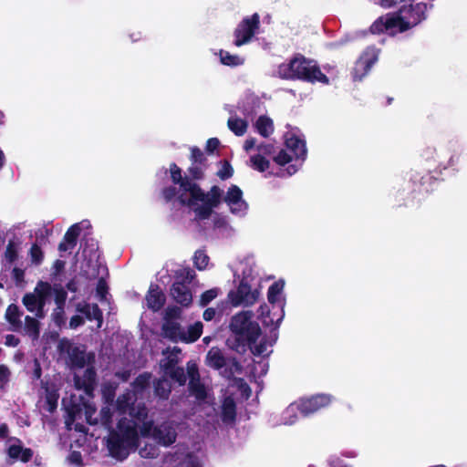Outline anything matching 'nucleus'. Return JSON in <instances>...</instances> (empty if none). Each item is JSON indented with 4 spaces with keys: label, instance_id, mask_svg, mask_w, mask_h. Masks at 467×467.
Returning <instances> with one entry per match:
<instances>
[{
    "label": "nucleus",
    "instance_id": "1",
    "mask_svg": "<svg viewBox=\"0 0 467 467\" xmlns=\"http://www.w3.org/2000/svg\"><path fill=\"white\" fill-rule=\"evenodd\" d=\"M171 180L173 184H178L181 193L178 201L181 205L192 208L195 218L200 221L207 220L222 202L223 190L213 185L208 192H205L198 182H192L191 178L182 175V169L175 163L170 164Z\"/></svg>",
    "mask_w": 467,
    "mask_h": 467
},
{
    "label": "nucleus",
    "instance_id": "2",
    "mask_svg": "<svg viewBox=\"0 0 467 467\" xmlns=\"http://www.w3.org/2000/svg\"><path fill=\"white\" fill-rule=\"evenodd\" d=\"M404 3L399 14H388L378 18L370 27L371 32L395 35L417 26L425 19L427 5L423 3Z\"/></svg>",
    "mask_w": 467,
    "mask_h": 467
},
{
    "label": "nucleus",
    "instance_id": "3",
    "mask_svg": "<svg viewBox=\"0 0 467 467\" xmlns=\"http://www.w3.org/2000/svg\"><path fill=\"white\" fill-rule=\"evenodd\" d=\"M139 444L140 434L137 431V423L126 417L118 420L116 429L109 431L106 440L109 454L118 461L127 459L131 451L138 449Z\"/></svg>",
    "mask_w": 467,
    "mask_h": 467
},
{
    "label": "nucleus",
    "instance_id": "4",
    "mask_svg": "<svg viewBox=\"0 0 467 467\" xmlns=\"http://www.w3.org/2000/svg\"><path fill=\"white\" fill-rule=\"evenodd\" d=\"M229 327L234 338L233 340L228 338L227 343L239 354L245 353L247 346L256 343L261 335V328L258 323L252 320L250 312H240L234 315Z\"/></svg>",
    "mask_w": 467,
    "mask_h": 467
},
{
    "label": "nucleus",
    "instance_id": "5",
    "mask_svg": "<svg viewBox=\"0 0 467 467\" xmlns=\"http://www.w3.org/2000/svg\"><path fill=\"white\" fill-rule=\"evenodd\" d=\"M278 76L285 79H303L313 82L321 80V71L317 67L310 65L303 57H295L288 63L279 65Z\"/></svg>",
    "mask_w": 467,
    "mask_h": 467
},
{
    "label": "nucleus",
    "instance_id": "6",
    "mask_svg": "<svg viewBox=\"0 0 467 467\" xmlns=\"http://www.w3.org/2000/svg\"><path fill=\"white\" fill-rule=\"evenodd\" d=\"M57 351L61 355H67V364L71 368L80 369L95 361L94 353H87L85 346H75L66 337H63L58 341Z\"/></svg>",
    "mask_w": 467,
    "mask_h": 467
},
{
    "label": "nucleus",
    "instance_id": "7",
    "mask_svg": "<svg viewBox=\"0 0 467 467\" xmlns=\"http://www.w3.org/2000/svg\"><path fill=\"white\" fill-rule=\"evenodd\" d=\"M260 26V16L257 13L245 16L234 29V42L236 47L249 43Z\"/></svg>",
    "mask_w": 467,
    "mask_h": 467
},
{
    "label": "nucleus",
    "instance_id": "8",
    "mask_svg": "<svg viewBox=\"0 0 467 467\" xmlns=\"http://www.w3.org/2000/svg\"><path fill=\"white\" fill-rule=\"evenodd\" d=\"M259 297L258 289L252 290L246 277L241 279L236 290H231L228 298L234 306L254 305Z\"/></svg>",
    "mask_w": 467,
    "mask_h": 467
},
{
    "label": "nucleus",
    "instance_id": "9",
    "mask_svg": "<svg viewBox=\"0 0 467 467\" xmlns=\"http://www.w3.org/2000/svg\"><path fill=\"white\" fill-rule=\"evenodd\" d=\"M377 60L378 50L374 47L367 48L355 64L352 71L353 79L361 80Z\"/></svg>",
    "mask_w": 467,
    "mask_h": 467
},
{
    "label": "nucleus",
    "instance_id": "10",
    "mask_svg": "<svg viewBox=\"0 0 467 467\" xmlns=\"http://www.w3.org/2000/svg\"><path fill=\"white\" fill-rule=\"evenodd\" d=\"M223 201L230 206L233 213L247 209V203L243 200V192L237 185H231Z\"/></svg>",
    "mask_w": 467,
    "mask_h": 467
},
{
    "label": "nucleus",
    "instance_id": "11",
    "mask_svg": "<svg viewBox=\"0 0 467 467\" xmlns=\"http://www.w3.org/2000/svg\"><path fill=\"white\" fill-rule=\"evenodd\" d=\"M152 438L160 445L168 447L176 441L177 433L171 426L161 424L153 429Z\"/></svg>",
    "mask_w": 467,
    "mask_h": 467
},
{
    "label": "nucleus",
    "instance_id": "12",
    "mask_svg": "<svg viewBox=\"0 0 467 467\" xmlns=\"http://www.w3.org/2000/svg\"><path fill=\"white\" fill-rule=\"evenodd\" d=\"M171 296L178 304L188 307L192 303V295L189 286L182 282H174L171 287Z\"/></svg>",
    "mask_w": 467,
    "mask_h": 467
},
{
    "label": "nucleus",
    "instance_id": "13",
    "mask_svg": "<svg viewBox=\"0 0 467 467\" xmlns=\"http://www.w3.org/2000/svg\"><path fill=\"white\" fill-rule=\"evenodd\" d=\"M146 302L148 308L153 312H157L163 307L166 296L158 285H150L146 295Z\"/></svg>",
    "mask_w": 467,
    "mask_h": 467
},
{
    "label": "nucleus",
    "instance_id": "14",
    "mask_svg": "<svg viewBox=\"0 0 467 467\" xmlns=\"http://www.w3.org/2000/svg\"><path fill=\"white\" fill-rule=\"evenodd\" d=\"M22 303L27 311L35 313L36 318L42 319L46 317L45 302H42L33 293H26L22 298Z\"/></svg>",
    "mask_w": 467,
    "mask_h": 467
},
{
    "label": "nucleus",
    "instance_id": "15",
    "mask_svg": "<svg viewBox=\"0 0 467 467\" xmlns=\"http://www.w3.org/2000/svg\"><path fill=\"white\" fill-rule=\"evenodd\" d=\"M81 228L78 223L71 225L66 232L63 241L58 244V250L60 252H66L73 249L78 243V238L80 234Z\"/></svg>",
    "mask_w": 467,
    "mask_h": 467
},
{
    "label": "nucleus",
    "instance_id": "16",
    "mask_svg": "<svg viewBox=\"0 0 467 467\" xmlns=\"http://www.w3.org/2000/svg\"><path fill=\"white\" fill-rule=\"evenodd\" d=\"M227 359L219 348L213 347L207 352L205 362L208 367L219 370L226 367Z\"/></svg>",
    "mask_w": 467,
    "mask_h": 467
},
{
    "label": "nucleus",
    "instance_id": "17",
    "mask_svg": "<svg viewBox=\"0 0 467 467\" xmlns=\"http://www.w3.org/2000/svg\"><path fill=\"white\" fill-rule=\"evenodd\" d=\"M97 373L93 367L88 368L84 371L83 379L76 377L75 383L76 387L88 394L94 389L96 383Z\"/></svg>",
    "mask_w": 467,
    "mask_h": 467
},
{
    "label": "nucleus",
    "instance_id": "18",
    "mask_svg": "<svg viewBox=\"0 0 467 467\" xmlns=\"http://www.w3.org/2000/svg\"><path fill=\"white\" fill-rule=\"evenodd\" d=\"M285 146L296 159L304 160L306 155L305 141L295 135L285 138Z\"/></svg>",
    "mask_w": 467,
    "mask_h": 467
},
{
    "label": "nucleus",
    "instance_id": "19",
    "mask_svg": "<svg viewBox=\"0 0 467 467\" xmlns=\"http://www.w3.org/2000/svg\"><path fill=\"white\" fill-rule=\"evenodd\" d=\"M161 331L164 337L172 342L181 341V337H182L181 325L176 321H164L161 326Z\"/></svg>",
    "mask_w": 467,
    "mask_h": 467
},
{
    "label": "nucleus",
    "instance_id": "20",
    "mask_svg": "<svg viewBox=\"0 0 467 467\" xmlns=\"http://www.w3.org/2000/svg\"><path fill=\"white\" fill-rule=\"evenodd\" d=\"M22 312L18 306L10 304L5 310V319L11 325V330L17 331L22 327Z\"/></svg>",
    "mask_w": 467,
    "mask_h": 467
},
{
    "label": "nucleus",
    "instance_id": "21",
    "mask_svg": "<svg viewBox=\"0 0 467 467\" xmlns=\"http://www.w3.org/2000/svg\"><path fill=\"white\" fill-rule=\"evenodd\" d=\"M135 395L131 391L127 390L118 397L116 400V409L119 414H126L135 404Z\"/></svg>",
    "mask_w": 467,
    "mask_h": 467
},
{
    "label": "nucleus",
    "instance_id": "22",
    "mask_svg": "<svg viewBox=\"0 0 467 467\" xmlns=\"http://www.w3.org/2000/svg\"><path fill=\"white\" fill-rule=\"evenodd\" d=\"M254 128L263 138H268L274 132L273 119L266 115H261L256 119Z\"/></svg>",
    "mask_w": 467,
    "mask_h": 467
},
{
    "label": "nucleus",
    "instance_id": "23",
    "mask_svg": "<svg viewBox=\"0 0 467 467\" xmlns=\"http://www.w3.org/2000/svg\"><path fill=\"white\" fill-rule=\"evenodd\" d=\"M152 374L150 372H143L135 378L131 383L133 389V394H143L150 385Z\"/></svg>",
    "mask_w": 467,
    "mask_h": 467
},
{
    "label": "nucleus",
    "instance_id": "24",
    "mask_svg": "<svg viewBox=\"0 0 467 467\" xmlns=\"http://www.w3.org/2000/svg\"><path fill=\"white\" fill-rule=\"evenodd\" d=\"M202 323L201 321L195 322L193 325H191L187 332L182 331V337H181V342L184 343H193L197 341L202 333Z\"/></svg>",
    "mask_w": 467,
    "mask_h": 467
},
{
    "label": "nucleus",
    "instance_id": "25",
    "mask_svg": "<svg viewBox=\"0 0 467 467\" xmlns=\"http://www.w3.org/2000/svg\"><path fill=\"white\" fill-rule=\"evenodd\" d=\"M321 401L319 397H312L310 399L301 400L298 410L303 416H308L319 410Z\"/></svg>",
    "mask_w": 467,
    "mask_h": 467
},
{
    "label": "nucleus",
    "instance_id": "26",
    "mask_svg": "<svg viewBox=\"0 0 467 467\" xmlns=\"http://www.w3.org/2000/svg\"><path fill=\"white\" fill-rule=\"evenodd\" d=\"M236 418V405L233 399L226 398L222 405V420L223 422H233Z\"/></svg>",
    "mask_w": 467,
    "mask_h": 467
},
{
    "label": "nucleus",
    "instance_id": "27",
    "mask_svg": "<svg viewBox=\"0 0 467 467\" xmlns=\"http://www.w3.org/2000/svg\"><path fill=\"white\" fill-rule=\"evenodd\" d=\"M154 394L161 400H168L171 392V385L165 379H158L153 382Z\"/></svg>",
    "mask_w": 467,
    "mask_h": 467
},
{
    "label": "nucleus",
    "instance_id": "28",
    "mask_svg": "<svg viewBox=\"0 0 467 467\" xmlns=\"http://www.w3.org/2000/svg\"><path fill=\"white\" fill-rule=\"evenodd\" d=\"M227 126L235 136L240 137L246 132L248 122L239 117H230L227 120Z\"/></svg>",
    "mask_w": 467,
    "mask_h": 467
},
{
    "label": "nucleus",
    "instance_id": "29",
    "mask_svg": "<svg viewBox=\"0 0 467 467\" xmlns=\"http://www.w3.org/2000/svg\"><path fill=\"white\" fill-rule=\"evenodd\" d=\"M24 329L28 337H30L33 340H36L40 335V323L36 317L26 316L25 317Z\"/></svg>",
    "mask_w": 467,
    "mask_h": 467
},
{
    "label": "nucleus",
    "instance_id": "30",
    "mask_svg": "<svg viewBox=\"0 0 467 467\" xmlns=\"http://www.w3.org/2000/svg\"><path fill=\"white\" fill-rule=\"evenodd\" d=\"M130 416L131 420H134L137 423V428L140 424L141 421L148 419V409L144 403H136L130 408L128 412Z\"/></svg>",
    "mask_w": 467,
    "mask_h": 467
},
{
    "label": "nucleus",
    "instance_id": "31",
    "mask_svg": "<svg viewBox=\"0 0 467 467\" xmlns=\"http://www.w3.org/2000/svg\"><path fill=\"white\" fill-rule=\"evenodd\" d=\"M191 396H193L197 400H204L207 398V392L204 384L199 380H190L188 385Z\"/></svg>",
    "mask_w": 467,
    "mask_h": 467
},
{
    "label": "nucleus",
    "instance_id": "32",
    "mask_svg": "<svg viewBox=\"0 0 467 467\" xmlns=\"http://www.w3.org/2000/svg\"><path fill=\"white\" fill-rule=\"evenodd\" d=\"M220 62L228 67H238L244 64V59L237 55H232L228 51H219Z\"/></svg>",
    "mask_w": 467,
    "mask_h": 467
},
{
    "label": "nucleus",
    "instance_id": "33",
    "mask_svg": "<svg viewBox=\"0 0 467 467\" xmlns=\"http://www.w3.org/2000/svg\"><path fill=\"white\" fill-rule=\"evenodd\" d=\"M52 287L47 282L39 281L36 285L33 294L36 295L42 302L47 304V298L51 296Z\"/></svg>",
    "mask_w": 467,
    "mask_h": 467
},
{
    "label": "nucleus",
    "instance_id": "34",
    "mask_svg": "<svg viewBox=\"0 0 467 467\" xmlns=\"http://www.w3.org/2000/svg\"><path fill=\"white\" fill-rule=\"evenodd\" d=\"M284 286H285V282L281 279L274 282L269 286L268 291H267V299L270 304L274 305L278 301V296L283 292Z\"/></svg>",
    "mask_w": 467,
    "mask_h": 467
},
{
    "label": "nucleus",
    "instance_id": "35",
    "mask_svg": "<svg viewBox=\"0 0 467 467\" xmlns=\"http://www.w3.org/2000/svg\"><path fill=\"white\" fill-rule=\"evenodd\" d=\"M251 167L260 172H264L270 167V161L262 154H255L250 157Z\"/></svg>",
    "mask_w": 467,
    "mask_h": 467
},
{
    "label": "nucleus",
    "instance_id": "36",
    "mask_svg": "<svg viewBox=\"0 0 467 467\" xmlns=\"http://www.w3.org/2000/svg\"><path fill=\"white\" fill-rule=\"evenodd\" d=\"M206 167L200 164H192L187 169L188 175L187 178H191L192 182H197L199 181H202L205 177V170Z\"/></svg>",
    "mask_w": 467,
    "mask_h": 467
},
{
    "label": "nucleus",
    "instance_id": "37",
    "mask_svg": "<svg viewBox=\"0 0 467 467\" xmlns=\"http://www.w3.org/2000/svg\"><path fill=\"white\" fill-rule=\"evenodd\" d=\"M195 276V272L190 267L182 268L176 272L174 282H182L188 285L192 282Z\"/></svg>",
    "mask_w": 467,
    "mask_h": 467
},
{
    "label": "nucleus",
    "instance_id": "38",
    "mask_svg": "<svg viewBox=\"0 0 467 467\" xmlns=\"http://www.w3.org/2000/svg\"><path fill=\"white\" fill-rule=\"evenodd\" d=\"M113 412L109 407H103L99 411V421L108 431L113 429Z\"/></svg>",
    "mask_w": 467,
    "mask_h": 467
},
{
    "label": "nucleus",
    "instance_id": "39",
    "mask_svg": "<svg viewBox=\"0 0 467 467\" xmlns=\"http://www.w3.org/2000/svg\"><path fill=\"white\" fill-rule=\"evenodd\" d=\"M80 246L82 247L84 256H87V254L91 256L99 248L97 241L93 238H88L87 236L82 239Z\"/></svg>",
    "mask_w": 467,
    "mask_h": 467
},
{
    "label": "nucleus",
    "instance_id": "40",
    "mask_svg": "<svg viewBox=\"0 0 467 467\" xmlns=\"http://www.w3.org/2000/svg\"><path fill=\"white\" fill-rule=\"evenodd\" d=\"M191 150V155H190V161H192V164H200V165H203L204 167H206V161H207V159L206 157L204 156V153L202 152V150L198 148L197 146H192L190 148Z\"/></svg>",
    "mask_w": 467,
    "mask_h": 467
},
{
    "label": "nucleus",
    "instance_id": "41",
    "mask_svg": "<svg viewBox=\"0 0 467 467\" xmlns=\"http://www.w3.org/2000/svg\"><path fill=\"white\" fill-rule=\"evenodd\" d=\"M209 263V256L203 250H197L193 255V264L198 270H204Z\"/></svg>",
    "mask_w": 467,
    "mask_h": 467
},
{
    "label": "nucleus",
    "instance_id": "42",
    "mask_svg": "<svg viewBox=\"0 0 467 467\" xmlns=\"http://www.w3.org/2000/svg\"><path fill=\"white\" fill-rule=\"evenodd\" d=\"M243 367L235 357H229L227 365L225 367V373L228 377L233 376L234 373H242Z\"/></svg>",
    "mask_w": 467,
    "mask_h": 467
},
{
    "label": "nucleus",
    "instance_id": "43",
    "mask_svg": "<svg viewBox=\"0 0 467 467\" xmlns=\"http://www.w3.org/2000/svg\"><path fill=\"white\" fill-rule=\"evenodd\" d=\"M5 260L12 264L18 258V251L16 243L13 240H9L5 251Z\"/></svg>",
    "mask_w": 467,
    "mask_h": 467
},
{
    "label": "nucleus",
    "instance_id": "44",
    "mask_svg": "<svg viewBox=\"0 0 467 467\" xmlns=\"http://www.w3.org/2000/svg\"><path fill=\"white\" fill-rule=\"evenodd\" d=\"M168 376L180 386H183L187 380V375L182 367H177L175 369L171 370Z\"/></svg>",
    "mask_w": 467,
    "mask_h": 467
},
{
    "label": "nucleus",
    "instance_id": "45",
    "mask_svg": "<svg viewBox=\"0 0 467 467\" xmlns=\"http://www.w3.org/2000/svg\"><path fill=\"white\" fill-rule=\"evenodd\" d=\"M109 293V285L104 277H100L98 280L96 287V296L99 301H105Z\"/></svg>",
    "mask_w": 467,
    "mask_h": 467
},
{
    "label": "nucleus",
    "instance_id": "46",
    "mask_svg": "<svg viewBox=\"0 0 467 467\" xmlns=\"http://www.w3.org/2000/svg\"><path fill=\"white\" fill-rule=\"evenodd\" d=\"M221 180H227L234 175V168L227 160L222 161V168L216 172Z\"/></svg>",
    "mask_w": 467,
    "mask_h": 467
},
{
    "label": "nucleus",
    "instance_id": "47",
    "mask_svg": "<svg viewBox=\"0 0 467 467\" xmlns=\"http://www.w3.org/2000/svg\"><path fill=\"white\" fill-rule=\"evenodd\" d=\"M29 254L31 262L35 265H40L44 259L43 251L37 244H32Z\"/></svg>",
    "mask_w": 467,
    "mask_h": 467
},
{
    "label": "nucleus",
    "instance_id": "48",
    "mask_svg": "<svg viewBox=\"0 0 467 467\" xmlns=\"http://www.w3.org/2000/svg\"><path fill=\"white\" fill-rule=\"evenodd\" d=\"M180 193V189L178 190L174 185L164 187L161 190V196L166 202H171L175 197L178 198Z\"/></svg>",
    "mask_w": 467,
    "mask_h": 467
},
{
    "label": "nucleus",
    "instance_id": "49",
    "mask_svg": "<svg viewBox=\"0 0 467 467\" xmlns=\"http://www.w3.org/2000/svg\"><path fill=\"white\" fill-rule=\"evenodd\" d=\"M218 293V288H212L204 291L200 296V306H206L211 301L217 297Z\"/></svg>",
    "mask_w": 467,
    "mask_h": 467
},
{
    "label": "nucleus",
    "instance_id": "50",
    "mask_svg": "<svg viewBox=\"0 0 467 467\" xmlns=\"http://www.w3.org/2000/svg\"><path fill=\"white\" fill-rule=\"evenodd\" d=\"M182 315L181 307L177 306H169L165 309L164 321H175L180 318Z\"/></svg>",
    "mask_w": 467,
    "mask_h": 467
},
{
    "label": "nucleus",
    "instance_id": "51",
    "mask_svg": "<svg viewBox=\"0 0 467 467\" xmlns=\"http://www.w3.org/2000/svg\"><path fill=\"white\" fill-rule=\"evenodd\" d=\"M52 320L57 327H61L65 325V310L64 306H57L52 313Z\"/></svg>",
    "mask_w": 467,
    "mask_h": 467
},
{
    "label": "nucleus",
    "instance_id": "52",
    "mask_svg": "<svg viewBox=\"0 0 467 467\" xmlns=\"http://www.w3.org/2000/svg\"><path fill=\"white\" fill-rule=\"evenodd\" d=\"M155 427L156 426H154L153 420H145L140 422L138 429H140V434L142 437H152V431Z\"/></svg>",
    "mask_w": 467,
    "mask_h": 467
},
{
    "label": "nucleus",
    "instance_id": "53",
    "mask_svg": "<svg viewBox=\"0 0 467 467\" xmlns=\"http://www.w3.org/2000/svg\"><path fill=\"white\" fill-rule=\"evenodd\" d=\"M91 320L98 321V327H101L103 323V312L98 304H93L91 306Z\"/></svg>",
    "mask_w": 467,
    "mask_h": 467
},
{
    "label": "nucleus",
    "instance_id": "54",
    "mask_svg": "<svg viewBox=\"0 0 467 467\" xmlns=\"http://www.w3.org/2000/svg\"><path fill=\"white\" fill-rule=\"evenodd\" d=\"M187 374L190 380H199L200 373L197 365L194 362L189 361L187 363Z\"/></svg>",
    "mask_w": 467,
    "mask_h": 467
},
{
    "label": "nucleus",
    "instance_id": "55",
    "mask_svg": "<svg viewBox=\"0 0 467 467\" xmlns=\"http://www.w3.org/2000/svg\"><path fill=\"white\" fill-rule=\"evenodd\" d=\"M274 161L280 166H285L292 161V156L285 150H281L274 158Z\"/></svg>",
    "mask_w": 467,
    "mask_h": 467
},
{
    "label": "nucleus",
    "instance_id": "56",
    "mask_svg": "<svg viewBox=\"0 0 467 467\" xmlns=\"http://www.w3.org/2000/svg\"><path fill=\"white\" fill-rule=\"evenodd\" d=\"M10 370L5 365H0V389H4L9 381Z\"/></svg>",
    "mask_w": 467,
    "mask_h": 467
},
{
    "label": "nucleus",
    "instance_id": "57",
    "mask_svg": "<svg viewBox=\"0 0 467 467\" xmlns=\"http://www.w3.org/2000/svg\"><path fill=\"white\" fill-rule=\"evenodd\" d=\"M247 348H249L254 356H261L266 351V344L265 342H260L259 344L254 343L248 345Z\"/></svg>",
    "mask_w": 467,
    "mask_h": 467
},
{
    "label": "nucleus",
    "instance_id": "58",
    "mask_svg": "<svg viewBox=\"0 0 467 467\" xmlns=\"http://www.w3.org/2000/svg\"><path fill=\"white\" fill-rule=\"evenodd\" d=\"M67 300V292L63 288L55 290V302L57 306H64Z\"/></svg>",
    "mask_w": 467,
    "mask_h": 467
},
{
    "label": "nucleus",
    "instance_id": "59",
    "mask_svg": "<svg viewBox=\"0 0 467 467\" xmlns=\"http://www.w3.org/2000/svg\"><path fill=\"white\" fill-rule=\"evenodd\" d=\"M414 2V0H379L378 4L384 8H390L396 5H403L404 3Z\"/></svg>",
    "mask_w": 467,
    "mask_h": 467
},
{
    "label": "nucleus",
    "instance_id": "60",
    "mask_svg": "<svg viewBox=\"0 0 467 467\" xmlns=\"http://www.w3.org/2000/svg\"><path fill=\"white\" fill-rule=\"evenodd\" d=\"M178 360L175 358H168L167 360L161 364L164 372L168 375L171 370L177 368Z\"/></svg>",
    "mask_w": 467,
    "mask_h": 467
},
{
    "label": "nucleus",
    "instance_id": "61",
    "mask_svg": "<svg viewBox=\"0 0 467 467\" xmlns=\"http://www.w3.org/2000/svg\"><path fill=\"white\" fill-rule=\"evenodd\" d=\"M220 146V140L217 138H210L206 141L205 150L212 154Z\"/></svg>",
    "mask_w": 467,
    "mask_h": 467
},
{
    "label": "nucleus",
    "instance_id": "62",
    "mask_svg": "<svg viewBox=\"0 0 467 467\" xmlns=\"http://www.w3.org/2000/svg\"><path fill=\"white\" fill-rule=\"evenodd\" d=\"M77 311L83 314L88 320L91 321V306L89 304H78L77 306Z\"/></svg>",
    "mask_w": 467,
    "mask_h": 467
},
{
    "label": "nucleus",
    "instance_id": "63",
    "mask_svg": "<svg viewBox=\"0 0 467 467\" xmlns=\"http://www.w3.org/2000/svg\"><path fill=\"white\" fill-rule=\"evenodd\" d=\"M22 451V447L19 445H10L7 449V454L12 459H18Z\"/></svg>",
    "mask_w": 467,
    "mask_h": 467
},
{
    "label": "nucleus",
    "instance_id": "64",
    "mask_svg": "<svg viewBox=\"0 0 467 467\" xmlns=\"http://www.w3.org/2000/svg\"><path fill=\"white\" fill-rule=\"evenodd\" d=\"M20 344V339L15 335L8 334L5 337V345L7 347H17Z\"/></svg>",
    "mask_w": 467,
    "mask_h": 467
}]
</instances>
